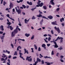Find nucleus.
<instances>
[{"label": "nucleus", "mask_w": 65, "mask_h": 65, "mask_svg": "<svg viewBox=\"0 0 65 65\" xmlns=\"http://www.w3.org/2000/svg\"><path fill=\"white\" fill-rule=\"evenodd\" d=\"M18 32V30L17 29H15L13 32H12L11 33V37H13L14 36L15 34L17 33Z\"/></svg>", "instance_id": "obj_1"}, {"label": "nucleus", "mask_w": 65, "mask_h": 65, "mask_svg": "<svg viewBox=\"0 0 65 65\" xmlns=\"http://www.w3.org/2000/svg\"><path fill=\"white\" fill-rule=\"evenodd\" d=\"M37 17H38L39 18H40V17H41V18H43V19H47L48 20V19L46 18L45 16H43L42 17V15L41 14H39L38 15H37Z\"/></svg>", "instance_id": "obj_2"}, {"label": "nucleus", "mask_w": 65, "mask_h": 65, "mask_svg": "<svg viewBox=\"0 0 65 65\" xmlns=\"http://www.w3.org/2000/svg\"><path fill=\"white\" fill-rule=\"evenodd\" d=\"M19 54L20 55V57L21 58H22V59L23 60H25V58H24L23 57H22V56L23 55V53H21V52H19Z\"/></svg>", "instance_id": "obj_3"}, {"label": "nucleus", "mask_w": 65, "mask_h": 65, "mask_svg": "<svg viewBox=\"0 0 65 65\" xmlns=\"http://www.w3.org/2000/svg\"><path fill=\"white\" fill-rule=\"evenodd\" d=\"M54 28H55V29H56L58 33H60V29H59V27H58L57 28V27H56V26H55Z\"/></svg>", "instance_id": "obj_4"}, {"label": "nucleus", "mask_w": 65, "mask_h": 65, "mask_svg": "<svg viewBox=\"0 0 65 65\" xmlns=\"http://www.w3.org/2000/svg\"><path fill=\"white\" fill-rule=\"evenodd\" d=\"M54 44H55V45H53V46H54V48H57L58 47V45H57V43H56V42H54Z\"/></svg>", "instance_id": "obj_5"}, {"label": "nucleus", "mask_w": 65, "mask_h": 65, "mask_svg": "<svg viewBox=\"0 0 65 65\" xmlns=\"http://www.w3.org/2000/svg\"><path fill=\"white\" fill-rule=\"evenodd\" d=\"M10 8H9V9H10L11 7H13V4L11 2L10 3V4L9 5Z\"/></svg>", "instance_id": "obj_6"}, {"label": "nucleus", "mask_w": 65, "mask_h": 65, "mask_svg": "<svg viewBox=\"0 0 65 65\" xmlns=\"http://www.w3.org/2000/svg\"><path fill=\"white\" fill-rule=\"evenodd\" d=\"M24 52H25V53H24V54H26V53L27 54H29V52H28V50H26V49L25 48H24Z\"/></svg>", "instance_id": "obj_7"}, {"label": "nucleus", "mask_w": 65, "mask_h": 65, "mask_svg": "<svg viewBox=\"0 0 65 65\" xmlns=\"http://www.w3.org/2000/svg\"><path fill=\"white\" fill-rule=\"evenodd\" d=\"M47 18L50 20H52V19H53V17L51 15H50L49 16H48Z\"/></svg>", "instance_id": "obj_8"}, {"label": "nucleus", "mask_w": 65, "mask_h": 65, "mask_svg": "<svg viewBox=\"0 0 65 65\" xmlns=\"http://www.w3.org/2000/svg\"><path fill=\"white\" fill-rule=\"evenodd\" d=\"M21 11H22V10L20 9H19L18 10L17 12H18V14H20V13H21Z\"/></svg>", "instance_id": "obj_9"}, {"label": "nucleus", "mask_w": 65, "mask_h": 65, "mask_svg": "<svg viewBox=\"0 0 65 65\" xmlns=\"http://www.w3.org/2000/svg\"><path fill=\"white\" fill-rule=\"evenodd\" d=\"M54 0H51L50 1V3L52 4V5H54V4H55V3L54 2Z\"/></svg>", "instance_id": "obj_10"}, {"label": "nucleus", "mask_w": 65, "mask_h": 65, "mask_svg": "<svg viewBox=\"0 0 65 65\" xmlns=\"http://www.w3.org/2000/svg\"><path fill=\"white\" fill-rule=\"evenodd\" d=\"M57 23V22L56 21H55V22H53L51 23V24L52 25H57V24L56 23Z\"/></svg>", "instance_id": "obj_11"}, {"label": "nucleus", "mask_w": 65, "mask_h": 65, "mask_svg": "<svg viewBox=\"0 0 65 65\" xmlns=\"http://www.w3.org/2000/svg\"><path fill=\"white\" fill-rule=\"evenodd\" d=\"M0 28L1 31H4V28H3V25H1L0 27Z\"/></svg>", "instance_id": "obj_12"}, {"label": "nucleus", "mask_w": 65, "mask_h": 65, "mask_svg": "<svg viewBox=\"0 0 65 65\" xmlns=\"http://www.w3.org/2000/svg\"><path fill=\"white\" fill-rule=\"evenodd\" d=\"M62 37H58L55 40V41H57L58 39L59 40H60V39H61V38H62Z\"/></svg>", "instance_id": "obj_13"}, {"label": "nucleus", "mask_w": 65, "mask_h": 65, "mask_svg": "<svg viewBox=\"0 0 65 65\" xmlns=\"http://www.w3.org/2000/svg\"><path fill=\"white\" fill-rule=\"evenodd\" d=\"M64 21V18H62L60 19V22H63V21Z\"/></svg>", "instance_id": "obj_14"}, {"label": "nucleus", "mask_w": 65, "mask_h": 65, "mask_svg": "<svg viewBox=\"0 0 65 65\" xmlns=\"http://www.w3.org/2000/svg\"><path fill=\"white\" fill-rule=\"evenodd\" d=\"M27 3L28 4H29V5H32V2H30V3L29 2L27 1Z\"/></svg>", "instance_id": "obj_15"}, {"label": "nucleus", "mask_w": 65, "mask_h": 65, "mask_svg": "<svg viewBox=\"0 0 65 65\" xmlns=\"http://www.w3.org/2000/svg\"><path fill=\"white\" fill-rule=\"evenodd\" d=\"M39 5H40V7H42L43 5V3H41Z\"/></svg>", "instance_id": "obj_16"}, {"label": "nucleus", "mask_w": 65, "mask_h": 65, "mask_svg": "<svg viewBox=\"0 0 65 65\" xmlns=\"http://www.w3.org/2000/svg\"><path fill=\"white\" fill-rule=\"evenodd\" d=\"M25 36H26L27 37H29L30 36V34H28L26 33L25 34Z\"/></svg>", "instance_id": "obj_17"}, {"label": "nucleus", "mask_w": 65, "mask_h": 65, "mask_svg": "<svg viewBox=\"0 0 65 65\" xmlns=\"http://www.w3.org/2000/svg\"><path fill=\"white\" fill-rule=\"evenodd\" d=\"M44 57L45 59H46L47 58H48L49 59H51V58L50 57H48L47 56H44Z\"/></svg>", "instance_id": "obj_18"}, {"label": "nucleus", "mask_w": 65, "mask_h": 65, "mask_svg": "<svg viewBox=\"0 0 65 65\" xmlns=\"http://www.w3.org/2000/svg\"><path fill=\"white\" fill-rule=\"evenodd\" d=\"M5 37V36L4 35H3L2 36H1L0 37L1 39L2 40H3L4 39V38Z\"/></svg>", "instance_id": "obj_19"}, {"label": "nucleus", "mask_w": 65, "mask_h": 65, "mask_svg": "<svg viewBox=\"0 0 65 65\" xmlns=\"http://www.w3.org/2000/svg\"><path fill=\"white\" fill-rule=\"evenodd\" d=\"M20 48V49H21L22 48V47L21 46H19L17 48V51H19V48Z\"/></svg>", "instance_id": "obj_20"}, {"label": "nucleus", "mask_w": 65, "mask_h": 65, "mask_svg": "<svg viewBox=\"0 0 65 65\" xmlns=\"http://www.w3.org/2000/svg\"><path fill=\"white\" fill-rule=\"evenodd\" d=\"M31 56H29V57L27 56L26 59V60H28V59H30V58H31Z\"/></svg>", "instance_id": "obj_21"}, {"label": "nucleus", "mask_w": 65, "mask_h": 65, "mask_svg": "<svg viewBox=\"0 0 65 65\" xmlns=\"http://www.w3.org/2000/svg\"><path fill=\"white\" fill-rule=\"evenodd\" d=\"M61 40H60V42H61V43H62L63 42V38H61Z\"/></svg>", "instance_id": "obj_22"}, {"label": "nucleus", "mask_w": 65, "mask_h": 65, "mask_svg": "<svg viewBox=\"0 0 65 65\" xmlns=\"http://www.w3.org/2000/svg\"><path fill=\"white\" fill-rule=\"evenodd\" d=\"M43 19H42L41 21L40 22V25H42V22H43Z\"/></svg>", "instance_id": "obj_23"}, {"label": "nucleus", "mask_w": 65, "mask_h": 65, "mask_svg": "<svg viewBox=\"0 0 65 65\" xmlns=\"http://www.w3.org/2000/svg\"><path fill=\"white\" fill-rule=\"evenodd\" d=\"M3 56H2V58H5V57H6V55H5V54H3Z\"/></svg>", "instance_id": "obj_24"}, {"label": "nucleus", "mask_w": 65, "mask_h": 65, "mask_svg": "<svg viewBox=\"0 0 65 65\" xmlns=\"http://www.w3.org/2000/svg\"><path fill=\"white\" fill-rule=\"evenodd\" d=\"M42 47H45L46 46V45H45V44H42Z\"/></svg>", "instance_id": "obj_25"}, {"label": "nucleus", "mask_w": 65, "mask_h": 65, "mask_svg": "<svg viewBox=\"0 0 65 65\" xmlns=\"http://www.w3.org/2000/svg\"><path fill=\"white\" fill-rule=\"evenodd\" d=\"M32 59L31 58H30V59H28V60H27L29 62H31L32 61Z\"/></svg>", "instance_id": "obj_26"}, {"label": "nucleus", "mask_w": 65, "mask_h": 65, "mask_svg": "<svg viewBox=\"0 0 65 65\" xmlns=\"http://www.w3.org/2000/svg\"><path fill=\"white\" fill-rule=\"evenodd\" d=\"M10 29L11 30H12L13 29V28L12 27V26H10Z\"/></svg>", "instance_id": "obj_27"}, {"label": "nucleus", "mask_w": 65, "mask_h": 65, "mask_svg": "<svg viewBox=\"0 0 65 65\" xmlns=\"http://www.w3.org/2000/svg\"><path fill=\"white\" fill-rule=\"evenodd\" d=\"M34 35H33L32 36V37L31 38V40H33V39H34Z\"/></svg>", "instance_id": "obj_28"}, {"label": "nucleus", "mask_w": 65, "mask_h": 65, "mask_svg": "<svg viewBox=\"0 0 65 65\" xmlns=\"http://www.w3.org/2000/svg\"><path fill=\"white\" fill-rule=\"evenodd\" d=\"M43 8H44V9L45 10L46 9L47 7H46V6H43Z\"/></svg>", "instance_id": "obj_29"}, {"label": "nucleus", "mask_w": 65, "mask_h": 65, "mask_svg": "<svg viewBox=\"0 0 65 65\" xmlns=\"http://www.w3.org/2000/svg\"><path fill=\"white\" fill-rule=\"evenodd\" d=\"M11 23L9 22H7V25H9V26L11 25Z\"/></svg>", "instance_id": "obj_30"}, {"label": "nucleus", "mask_w": 65, "mask_h": 65, "mask_svg": "<svg viewBox=\"0 0 65 65\" xmlns=\"http://www.w3.org/2000/svg\"><path fill=\"white\" fill-rule=\"evenodd\" d=\"M38 63V61H36V62H35L33 64V65H37V63Z\"/></svg>", "instance_id": "obj_31"}, {"label": "nucleus", "mask_w": 65, "mask_h": 65, "mask_svg": "<svg viewBox=\"0 0 65 65\" xmlns=\"http://www.w3.org/2000/svg\"><path fill=\"white\" fill-rule=\"evenodd\" d=\"M37 60L39 62H41V60H40V59H39L38 58L37 59Z\"/></svg>", "instance_id": "obj_32"}, {"label": "nucleus", "mask_w": 65, "mask_h": 65, "mask_svg": "<svg viewBox=\"0 0 65 65\" xmlns=\"http://www.w3.org/2000/svg\"><path fill=\"white\" fill-rule=\"evenodd\" d=\"M31 19L32 20H34V19H36V18L34 16H33L32 17V18Z\"/></svg>", "instance_id": "obj_33"}, {"label": "nucleus", "mask_w": 65, "mask_h": 65, "mask_svg": "<svg viewBox=\"0 0 65 65\" xmlns=\"http://www.w3.org/2000/svg\"><path fill=\"white\" fill-rule=\"evenodd\" d=\"M34 46H35V50H37V46H36V45H34Z\"/></svg>", "instance_id": "obj_34"}, {"label": "nucleus", "mask_w": 65, "mask_h": 65, "mask_svg": "<svg viewBox=\"0 0 65 65\" xmlns=\"http://www.w3.org/2000/svg\"><path fill=\"white\" fill-rule=\"evenodd\" d=\"M18 41H19V40H22V41H25V40H24V39H18Z\"/></svg>", "instance_id": "obj_35"}, {"label": "nucleus", "mask_w": 65, "mask_h": 65, "mask_svg": "<svg viewBox=\"0 0 65 65\" xmlns=\"http://www.w3.org/2000/svg\"><path fill=\"white\" fill-rule=\"evenodd\" d=\"M14 55H16L17 56V55H18L17 52V51H15V53Z\"/></svg>", "instance_id": "obj_36"}, {"label": "nucleus", "mask_w": 65, "mask_h": 65, "mask_svg": "<svg viewBox=\"0 0 65 65\" xmlns=\"http://www.w3.org/2000/svg\"><path fill=\"white\" fill-rule=\"evenodd\" d=\"M41 2V1L39 0L38 1V2L37 3V4H40V3Z\"/></svg>", "instance_id": "obj_37"}, {"label": "nucleus", "mask_w": 65, "mask_h": 65, "mask_svg": "<svg viewBox=\"0 0 65 65\" xmlns=\"http://www.w3.org/2000/svg\"><path fill=\"white\" fill-rule=\"evenodd\" d=\"M24 21L25 22V24H27V19H25L24 20Z\"/></svg>", "instance_id": "obj_38"}, {"label": "nucleus", "mask_w": 65, "mask_h": 65, "mask_svg": "<svg viewBox=\"0 0 65 65\" xmlns=\"http://www.w3.org/2000/svg\"><path fill=\"white\" fill-rule=\"evenodd\" d=\"M54 55V51H52L51 53V55Z\"/></svg>", "instance_id": "obj_39"}, {"label": "nucleus", "mask_w": 65, "mask_h": 65, "mask_svg": "<svg viewBox=\"0 0 65 65\" xmlns=\"http://www.w3.org/2000/svg\"><path fill=\"white\" fill-rule=\"evenodd\" d=\"M1 61H5V59L3 58H2L1 59Z\"/></svg>", "instance_id": "obj_40"}, {"label": "nucleus", "mask_w": 65, "mask_h": 65, "mask_svg": "<svg viewBox=\"0 0 65 65\" xmlns=\"http://www.w3.org/2000/svg\"><path fill=\"white\" fill-rule=\"evenodd\" d=\"M51 39V37H49L48 39V41H50Z\"/></svg>", "instance_id": "obj_41"}, {"label": "nucleus", "mask_w": 65, "mask_h": 65, "mask_svg": "<svg viewBox=\"0 0 65 65\" xmlns=\"http://www.w3.org/2000/svg\"><path fill=\"white\" fill-rule=\"evenodd\" d=\"M60 10V8H57L56 10L57 11H59V10Z\"/></svg>", "instance_id": "obj_42"}, {"label": "nucleus", "mask_w": 65, "mask_h": 65, "mask_svg": "<svg viewBox=\"0 0 65 65\" xmlns=\"http://www.w3.org/2000/svg\"><path fill=\"white\" fill-rule=\"evenodd\" d=\"M38 51H41V48H40V47H39L38 50Z\"/></svg>", "instance_id": "obj_43"}, {"label": "nucleus", "mask_w": 65, "mask_h": 65, "mask_svg": "<svg viewBox=\"0 0 65 65\" xmlns=\"http://www.w3.org/2000/svg\"><path fill=\"white\" fill-rule=\"evenodd\" d=\"M40 56H41V57H40V58H41L42 57H43V56L41 55V54H40Z\"/></svg>", "instance_id": "obj_44"}, {"label": "nucleus", "mask_w": 65, "mask_h": 65, "mask_svg": "<svg viewBox=\"0 0 65 65\" xmlns=\"http://www.w3.org/2000/svg\"><path fill=\"white\" fill-rule=\"evenodd\" d=\"M6 16L7 17H8V18H9V19L10 18V17H9V14H7Z\"/></svg>", "instance_id": "obj_45"}, {"label": "nucleus", "mask_w": 65, "mask_h": 65, "mask_svg": "<svg viewBox=\"0 0 65 65\" xmlns=\"http://www.w3.org/2000/svg\"><path fill=\"white\" fill-rule=\"evenodd\" d=\"M6 4V3L4 1L3 3V5L4 6L5 4Z\"/></svg>", "instance_id": "obj_46"}, {"label": "nucleus", "mask_w": 65, "mask_h": 65, "mask_svg": "<svg viewBox=\"0 0 65 65\" xmlns=\"http://www.w3.org/2000/svg\"><path fill=\"white\" fill-rule=\"evenodd\" d=\"M22 6L24 8H26V6L24 5H22Z\"/></svg>", "instance_id": "obj_47"}, {"label": "nucleus", "mask_w": 65, "mask_h": 65, "mask_svg": "<svg viewBox=\"0 0 65 65\" xmlns=\"http://www.w3.org/2000/svg\"><path fill=\"white\" fill-rule=\"evenodd\" d=\"M63 57H64V56H63L62 55H61L60 56V58H61V59H63Z\"/></svg>", "instance_id": "obj_48"}, {"label": "nucleus", "mask_w": 65, "mask_h": 65, "mask_svg": "<svg viewBox=\"0 0 65 65\" xmlns=\"http://www.w3.org/2000/svg\"><path fill=\"white\" fill-rule=\"evenodd\" d=\"M44 40H45V42H46V43H48V41H47L45 39H44Z\"/></svg>", "instance_id": "obj_49"}, {"label": "nucleus", "mask_w": 65, "mask_h": 65, "mask_svg": "<svg viewBox=\"0 0 65 65\" xmlns=\"http://www.w3.org/2000/svg\"><path fill=\"white\" fill-rule=\"evenodd\" d=\"M39 14H40L42 13V12L40 11V10H39Z\"/></svg>", "instance_id": "obj_50"}, {"label": "nucleus", "mask_w": 65, "mask_h": 65, "mask_svg": "<svg viewBox=\"0 0 65 65\" xmlns=\"http://www.w3.org/2000/svg\"><path fill=\"white\" fill-rule=\"evenodd\" d=\"M36 7L34 8H32L31 9V10H34V9H36Z\"/></svg>", "instance_id": "obj_51"}, {"label": "nucleus", "mask_w": 65, "mask_h": 65, "mask_svg": "<svg viewBox=\"0 0 65 65\" xmlns=\"http://www.w3.org/2000/svg\"><path fill=\"white\" fill-rule=\"evenodd\" d=\"M11 45L12 46V48H13V45L12 44H11Z\"/></svg>", "instance_id": "obj_52"}, {"label": "nucleus", "mask_w": 65, "mask_h": 65, "mask_svg": "<svg viewBox=\"0 0 65 65\" xmlns=\"http://www.w3.org/2000/svg\"><path fill=\"white\" fill-rule=\"evenodd\" d=\"M51 32L52 34H54V32H53V30H51Z\"/></svg>", "instance_id": "obj_53"}, {"label": "nucleus", "mask_w": 65, "mask_h": 65, "mask_svg": "<svg viewBox=\"0 0 65 65\" xmlns=\"http://www.w3.org/2000/svg\"><path fill=\"white\" fill-rule=\"evenodd\" d=\"M11 55H9L8 56V58H9V59H10L11 58Z\"/></svg>", "instance_id": "obj_54"}, {"label": "nucleus", "mask_w": 65, "mask_h": 65, "mask_svg": "<svg viewBox=\"0 0 65 65\" xmlns=\"http://www.w3.org/2000/svg\"><path fill=\"white\" fill-rule=\"evenodd\" d=\"M10 19H11V20H12V21H14V19H12V18H10Z\"/></svg>", "instance_id": "obj_55"}, {"label": "nucleus", "mask_w": 65, "mask_h": 65, "mask_svg": "<svg viewBox=\"0 0 65 65\" xmlns=\"http://www.w3.org/2000/svg\"><path fill=\"white\" fill-rule=\"evenodd\" d=\"M62 25V27H64V23H63L61 24Z\"/></svg>", "instance_id": "obj_56"}, {"label": "nucleus", "mask_w": 65, "mask_h": 65, "mask_svg": "<svg viewBox=\"0 0 65 65\" xmlns=\"http://www.w3.org/2000/svg\"><path fill=\"white\" fill-rule=\"evenodd\" d=\"M41 61V62L42 63V64H44V61L42 60Z\"/></svg>", "instance_id": "obj_57"}, {"label": "nucleus", "mask_w": 65, "mask_h": 65, "mask_svg": "<svg viewBox=\"0 0 65 65\" xmlns=\"http://www.w3.org/2000/svg\"><path fill=\"white\" fill-rule=\"evenodd\" d=\"M7 58H8L7 57H6L5 58V61H6V60H7Z\"/></svg>", "instance_id": "obj_58"}, {"label": "nucleus", "mask_w": 65, "mask_h": 65, "mask_svg": "<svg viewBox=\"0 0 65 65\" xmlns=\"http://www.w3.org/2000/svg\"><path fill=\"white\" fill-rule=\"evenodd\" d=\"M16 58H17V57L16 56H14L13 57V59H16Z\"/></svg>", "instance_id": "obj_59"}, {"label": "nucleus", "mask_w": 65, "mask_h": 65, "mask_svg": "<svg viewBox=\"0 0 65 65\" xmlns=\"http://www.w3.org/2000/svg\"><path fill=\"white\" fill-rule=\"evenodd\" d=\"M47 34H45V35H43V36L44 37H46V36H47Z\"/></svg>", "instance_id": "obj_60"}, {"label": "nucleus", "mask_w": 65, "mask_h": 65, "mask_svg": "<svg viewBox=\"0 0 65 65\" xmlns=\"http://www.w3.org/2000/svg\"><path fill=\"white\" fill-rule=\"evenodd\" d=\"M19 28V27H18V26H17V27H16V30H18V29Z\"/></svg>", "instance_id": "obj_61"}, {"label": "nucleus", "mask_w": 65, "mask_h": 65, "mask_svg": "<svg viewBox=\"0 0 65 65\" xmlns=\"http://www.w3.org/2000/svg\"><path fill=\"white\" fill-rule=\"evenodd\" d=\"M3 33V31H0V34H2Z\"/></svg>", "instance_id": "obj_62"}, {"label": "nucleus", "mask_w": 65, "mask_h": 65, "mask_svg": "<svg viewBox=\"0 0 65 65\" xmlns=\"http://www.w3.org/2000/svg\"><path fill=\"white\" fill-rule=\"evenodd\" d=\"M60 60V61L61 62H64V61L62 59H61Z\"/></svg>", "instance_id": "obj_63"}, {"label": "nucleus", "mask_w": 65, "mask_h": 65, "mask_svg": "<svg viewBox=\"0 0 65 65\" xmlns=\"http://www.w3.org/2000/svg\"><path fill=\"white\" fill-rule=\"evenodd\" d=\"M7 65H10V63H8V62H7Z\"/></svg>", "instance_id": "obj_64"}]
</instances>
